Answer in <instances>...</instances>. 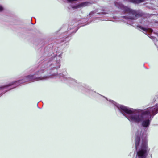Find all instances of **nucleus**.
<instances>
[{"mask_svg": "<svg viewBox=\"0 0 158 158\" xmlns=\"http://www.w3.org/2000/svg\"><path fill=\"white\" fill-rule=\"evenodd\" d=\"M4 10L3 7L1 5H0V12H2Z\"/></svg>", "mask_w": 158, "mask_h": 158, "instance_id": "nucleus-9", "label": "nucleus"}, {"mask_svg": "<svg viewBox=\"0 0 158 158\" xmlns=\"http://www.w3.org/2000/svg\"><path fill=\"white\" fill-rule=\"evenodd\" d=\"M96 14L94 12V11H92L89 14V15H90V16H92L93 15V14Z\"/></svg>", "mask_w": 158, "mask_h": 158, "instance_id": "nucleus-11", "label": "nucleus"}, {"mask_svg": "<svg viewBox=\"0 0 158 158\" xmlns=\"http://www.w3.org/2000/svg\"><path fill=\"white\" fill-rule=\"evenodd\" d=\"M102 14H106V13H105L104 12H102Z\"/></svg>", "mask_w": 158, "mask_h": 158, "instance_id": "nucleus-14", "label": "nucleus"}, {"mask_svg": "<svg viewBox=\"0 0 158 158\" xmlns=\"http://www.w3.org/2000/svg\"><path fill=\"white\" fill-rule=\"evenodd\" d=\"M147 135L142 133L141 129L138 130L136 134L135 148L137 151L136 158H145L147 152L149 151L147 146Z\"/></svg>", "mask_w": 158, "mask_h": 158, "instance_id": "nucleus-2", "label": "nucleus"}, {"mask_svg": "<svg viewBox=\"0 0 158 158\" xmlns=\"http://www.w3.org/2000/svg\"><path fill=\"white\" fill-rule=\"evenodd\" d=\"M109 101L131 123L142 122V126L145 128L149 127L152 118L158 112V104L145 110L135 109L119 104L111 100Z\"/></svg>", "mask_w": 158, "mask_h": 158, "instance_id": "nucleus-1", "label": "nucleus"}, {"mask_svg": "<svg viewBox=\"0 0 158 158\" xmlns=\"http://www.w3.org/2000/svg\"><path fill=\"white\" fill-rule=\"evenodd\" d=\"M63 77V78L64 79V80H65V79H66V80H70L71 79L69 77H66L65 75L64 76H62Z\"/></svg>", "mask_w": 158, "mask_h": 158, "instance_id": "nucleus-8", "label": "nucleus"}, {"mask_svg": "<svg viewBox=\"0 0 158 158\" xmlns=\"http://www.w3.org/2000/svg\"><path fill=\"white\" fill-rule=\"evenodd\" d=\"M140 28L141 30H142L143 31V32L145 34H146L147 32L151 33L153 31V30L150 28H145L141 26H140Z\"/></svg>", "mask_w": 158, "mask_h": 158, "instance_id": "nucleus-7", "label": "nucleus"}, {"mask_svg": "<svg viewBox=\"0 0 158 158\" xmlns=\"http://www.w3.org/2000/svg\"><path fill=\"white\" fill-rule=\"evenodd\" d=\"M62 78H63V79H64L63 78V77H62V78H61V79H62Z\"/></svg>", "mask_w": 158, "mask_h": 158, "instance_id": "nucleus-16", "label": "nucleus"}, {"mask_svg": "<svg viewBox=\"0 0 158 158\" xmlns=\"http://www.w3.org/2000/svg\"><path fill=\"white\" fill-rule=\"evenodd\" d=\"M44 69H41L36 71L34 75H29L25 77L23 80H19L16 81H13L7 84L4 86L0 87V91H2L4 93L7 92L11 89L9 88V87L11 86L14 85L15 87L17 85H19V83L22 82L27 81H34L39 80H47L49 78L52 77L53 76H56V74H51L50 75L45 76L43 77H36L35 75H40L44 72Z\"/></svg>", "mask_w": 158, "mask_h": 158, "instance_id": "nucleus-3", "label": "nucleus"}, {"mask_svg": "<svg viewBox=\"0 0 158 158\" xmlns=\"http://www.w3.org/2000/svg\"><path fill=\"white\" fill-rule=\"evenodd\" d=\"M61 56H58L57 58V60L56 61H54L50 65V67L51 69H57L60 67V59Z\"/></svg>", "mask_w": 158, "mask_h": 158, "instance_id": "nucleus-6", "label": "nucleus"}, {"mask_svg": "<svg viewBox=\"0 0 158 158\" xmlns=\"http://www.w3.org/2000/svg\"><path fill=\"white\" fill-rule=\"evenodd\" d=\"M70 80L71 81V82H70L71 83H73V81H75V82H76V81H75V80L73 79H71Z\"/></svg>", "mask_w": 158, "mask_h": 158, "instance_id": "nucleus-12", "label": "nucleus"}, {"mask_svg": "<svg viewBox=\"0 0 158 158\" xmlns=\"http://www.w3.org/2000/svg\"><path fill=\"white\" fill-rule=\"evenodd\" d=\"M105 98L107 100H108L106 98Z\"/></svg>", "mask_w": 158, "mask_h": 158, "instance_id": "nucleus-15", "label": "nucleus"}, {"mask_svg": "<svg viewBox=\"0 0 158 158\" xmlns=\"http://www.w3.org/2000/svg\"><path fill=\"white\" fill-rule=\"evenodd\" d=\"M155 44L156 46L158 49V41L156 40L155 43Z\"/></svg>", "mask_w": 158, "mask_h": 158, "instance_id": "nucleus-10", "label": "nucleus"}, {"mask_svg": "<svg viewBox=\"0 0 158 158\" xmlns=\"http://www.w3.org/2000/svg\"><path fill=\"white\" fill-rule=\"evenodd\" d=\"M62 0L68 4L67 7L69 9H70L71 8L76 9L85 7L87 6L88 4L87 2H84L80 4H77L76 3V2L78 0Z\"/></svg>", "mask_w": 158, "mask_h": 158, "instance_id": "nucleus-5", "label": "nucleus"}, {"mask_svg": "<svg viewBox=\"0 0 158 158\" xmlns=\"http://www.w3.org/2000/svg\"><path fill=\"white\" fill-rule=\"evenodd\" d=\"M88 90H89V89H85V91H86V92H88Z\"/></svg>", "mask_w": 158, "mask_h": 158, "instance_id": "nucleus-13", "label": "nucleus"}, {"mask_svg": "<svg viewBox=\"0 0 158 158\" xmlns=\"http://www.w3.org/2000/svg\"><path fill=\"white\" fill-rule=\"evenodd\" d=\"M115 6L123 10L125 14L127 15L123 16L124 21L128 24H131L130 20H135L140 16V14L137 11L129 7L125 6L120 2H115Z\"/></svg>", "mask_w": 158, "mask_h": 158, "instance_id": "nucleus-4", "label": "nucleus"}]
</instances>
